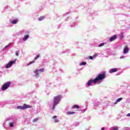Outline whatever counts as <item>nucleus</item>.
Returning <instances> with one entry per match:
<instances>
[{
  "label": "nucleus",
  "instance_id": "nucleus-30",
  "mask_svg": "<svg viewBox=\"0 0 130 130\" xmlns=\"http://www.w3.org/2000/svg\"><path fill=\"white\" fill-rule=\"evenodd\" d=\"M127 116H130V113L127 114Z\"/></svg>",
  "mask_w": 130,
  "mask_h": 130
},
{
  "label": "nucleus",
  "instance_id": "nucleus-8",
  "mask_svg": "<svg viewBox=\"0 0 130 130\" xmlns=\"http://www.w3.org/2000/svg\"><path fill=\"white\" fill-rule=\"evenodd\" d=\"M128 50H129L128 48H127V47L125 46V47L124 48V50H123V53L124 54H126V53H127V52H128Z\"/></svg>",
  "mask_w": 130,
  "mask_h": 130
},
{
  "label": "nucleus",
  "instance_id": "nucleus-7",
  "mask_svg": "<svg viewBox=\"0 0 130 130\" xmlns=\"http://www.w3.org/2000/svg\"><path fill=\"white\" fill-rule=\"evenodd\" d=\"M116 38H117V36H116V35H115L114 36H113L112 37H111L110 38V42H112V41L115 40V39H116Z\"/></svg>",
  "mask_w": 130,
  "mask_h": 130
},
{
  "label": "nucleus",
  "instance_id": "nucleus-23",
  "mask_svg": "<svg viewBox=\"0 0 130 130\" xmlns=\"http://www.w3.org/2000/svg\"><path fill=\"white\" fill-rule=\"evenodd\" d=\"M38 120V118H35L32 120L33 122H36Z\"/></svg>",
  "mask_w": 130,
  "mask_h": 130
},
{
  "label": "nucleus",
  "instance_id": "nucleus-29",
  "mask_svg": "<svg viewBox=\"0 0 130 130\" xmlns=\"http://www.w3.org/2000/svg\"><path fill=\"white\" fill-rule=\"evenodd\" d=\"M56 117H57V116H54L53 117V118H56Z\"/></svg>",
  "mask_w": 130,
  "mask_h": 130
},
{
  "label": "nucleus",
  "instance_id": "nucleus-5",
  "mask_svg": "<svg viewBox=\"0 0 130 130\" xmlns=\"http://www.w3.org/2000/svg\"><path fill=\"white\" fill-rule=\"evenodd\" d=\"M13 63H16V60H13V61H11L9 62V63L6 65V68L9 69V68H11V67H12V66H13Z\"/></svg>",
  "mask_w": 130,
  "mask_h": 130
},
{
  "label": "nucleus",
  "instance_id": "nucleus-20",
  "mask_svg": "<svg viewBox=\"0 0 130 130\" xmlns=\"http://www.w3.org/2000/svg\"><path fill=\"white\" fill-rule=\"evenodd\" d=\"M9 126L10 127H13V126H14V123L13 122L10 123L9 124Z\"/></svg>",
  "mask_w": 130,
  "mask_h": 130
},
{
  "label": "nucleus",
  "instance_id": "nucleus-18",
  "mask_svg": "<svg viewBox=\"0 0 130 130\" xmlns=\"http://www.w3.org/2000/svg\"><path fill=\"white\" fill-rule=\"evenodd\" d=\"M40 57V55L38 54L36 56V57L34 58V60H36L37 59H38Z\"/></svg>",
  "mask_w": 130,
  "mask_h": 130
},
{
  "label": "nucleus",
  "instance_id": "nucleus-26",
  "mask_svg": "<svg viewBox=\"0 0 130 130\" xmlns=\"http://www.w3.org/2000/svg\"><path fill=\"white\" fill-rule=\"evenodd\" d=\"M15 54H16V56H19V53H18V51H17L15 52Z\"/></svg>",
  "mask_w": 130,
  "mask_h": 130
},
{
  "label": "nucleus",
  "instance_id": "nucleus-17",
  "mask_svg": "<svg viewBox=\"0 0 130 130\" xmlns=\"http://www.w3.org/2000/svg\"><path fill=\"white\" fill-rule=\"evenodd\" d=\"M92 83H93L92 81V80L88 81V82H87L88 86H91V85L92 84Z\"/></svg>",
  "mask_w": 130,
  "mask_h": 130
},
{
  "label": "nucleus",
  "instance_id": "nucleus-2",
  "mask_svg": "<svg viewBox=\"0 0 130 130\" xmlns=\"http://www.w3.org/2000/svg\"><path fill=\"white\" fill-rule=\"evenodd\" d=\"M17 109H21L22 110H24V109H27V108H31V107L29 105H27L24 104L23 106H17Z\"/></svg>",
  "mask_w": 130,
  "mask_h": 130
},
{
  "label": "nucleus",
  "instance_id": "nucleus-19",
  "mask_svg": "<svg viewBox=\"0 0 130 130\" xmlns=\"http://www.w3.org/2000/svg\"><path fill=\"white\" fill-rule=\"evenodd\" d=\"M44 16H41L39 18V21H42V20H43L44 19Z\"/></svg>",
  "mask_w": 130,
  "mask_h": 130
},
{
  "label": "nucleus",
  "instance_id": "nucleus-15",
  "mask_svg": "<svg viewBox=\"0 0 130 130\" xmlns=\"http://www.w3.org/2000/svg\"><path fill=\"white\" fill-rule=\"evenodd\" d=\"M12 24H17L18 23V19H15L11 22Z\"/></svg>",
  "mask_w": 130,
  "mask_h": 130
},
{
  "label": "nucleus",
  "instance_id": "nucleus-22",
  "mask_svg": "<svg viewBox=\"0 0 130 130\" xmlns=\"http://www.w3.org/2000/svg\"><path fill=\"white\" fill-rule=\"evenodd\" d=\"M87 63L86 62H82L80 63V66H85Z\"/></svg>",
  "mask_w": 130,
  "mask_h": 130
},
{
  "label": "nucleus",
  "instance_id": "nucleus-32",
  "mask_svg": "<svg viewBox=\"0 0 130 130\" xmlns=\"http://www.w3.org/2000/svg\"><path fill=\"white\" fill-rule=\"evenodd\" d=\"M8 47V46H5V48H7V47Z\"/></svg>",
  "mask_w": 130,
  "mask_h": 130
},
{
  "label": "nucleus",
  "instance_id": "nucleus-11",
  "mask_svg": "<svg viewBox=\"0 0 130 130\" xmlns=\"http://www.w3.org/2000/svg\"><path fill=\"white\" fill-rule=\"evenodd\" d=\"M79 108H80V106H79L78 105H74L72 107V109H79Z\"/></svg>",
  "mask_w": 130,
  "mask_h": 130
},
{
  "label": "nucleus",
  "instance_id": "nucleus-4",
  "mask_svg": "<svg viewBox=\"0 0 130 130\" xmlns=\"http://www.w3.org/2000/svg\"><path fill=\"white\" fill-rule=\"evenodd\" d=\"M106 78V75L105 74H100L98 75V81H101Z\"/></svg>",
  "mask_w": 130,
  "mask_h": 130
},
{
  "label": "nucleus",
  "instance_id": "nucleus-3",
  "mask_svg": "<svg viewBox=\"0 0 130 130\" xmlns=\"http://www.w3.org/2000/svg\"><path fill=\"white\" fill-rule=\"evenodd\" d=\"M11 86V82H8L5 83L2 87V90L5 91V90H7L9 87Z\"/></svg>",
  "mask_w": 130,
  "mask_h": 130
},
{
  "label": "nucleus",
  "instance_id": "nucleus-12",
  "mask_svg": "<svg viewBox=\"0 0 130 130\" xmlns=\"http://www.w3.org/2000/svg\"><path fill=\"white\" fill-rule=\"evenodd\" d=\"M121 100H122V98H120L119 99H118L116 101V103H114V104H116V103H118V102H120V101H121Z\"/></svg>",
  "mask_w": 130,
  "mask_h": 130
},
{
  "label": "nucleus",
  "instance_id": "nucleus-21",
  "mask_svg": "<svg viewBox=\"0 0 130 130\" xmlns=\"http://www.w3.org/2000/svg\"><path fill=\"white\" fill-rule=\"evenodd\" d=\"M104 45H105V44L104 43H102L99 45V47H101L102 46H104Z\"/></svg>",
  "mask_w": 130,
  "mask_h": 130
},
{
  "label": "nucleus",
  "instance_id": "nucleus-13",
  "mask_svg": "<svg viewBox=\"0 0 130 130\" xmlns=\"http://www.w3.org/2000/svg\"><path fill=\"white\" fill-rule=\"evenodd\" d=\"M35 74H36V77H39V74L38 73V70H36L34 71Z\"/></svg>",
  "mask_w": 130,
  "mask_h": 130
},
{
  "label": "nucleus",
  "instance_id": "nucleus-27",
  "mask_svg": "<svg viewBox=\"0 0 130 130\" xmlns=\"http://www.w3.org/2000/svg\"><path fill=\"white\" fill-rule=\"evenodd\" d=\"M113 130H118V127H115L113 128Z\"/></svg>",
  "mask_w": 130,
  "mask_h": 130
},
{
  "label": "nucleus",
  "instance_id": "nucleus-28",
  "mask_svg": "<svg viewBox=\"0 0 130 130\" xmlns=\"http://www.w3.org/2000/svg\"><path fill=\"white\" fill-rule=\"evenodd\" d=\"M34 62H35V61H30L29 63V64H32V63H34Z\"/></svg>",
  "mask_w": 130,
  "mask_h": 130
},
{
  "label": "nucleus",
  "instance_id": "nucleus-10",
  "mask_svg": "<svg viewBox=\"0 0 130 130\" xmlns=\"http://www.w3.org/2000/svg\"><path fill=\"white\" fill-rule=\"evenodd\" d=\"M92 84H96L98 82V76H96V78L92 80Z\"/></svg>",
  "mask_w": 130,
  "mask_h": 130
},
{
  "label": "nucleus",
  "instance_id": "nucleus-31",
  "mask_svg": "<svg viewBox=\"0 0 130 130\" xmlns=\"http://www.w3.org/2000/svg\"><path fill=\"white\" fill-rule=\"evenodd\" d=\"M105 129V128H104V127H102V128H101L102 130H104Z\"/></svg>",
  "mask_w": 130,
  "mask_h": 130
},
{
  "label": "nucleus",
  "instance_id": "nucleus-1",
  "mask_svg": "<svg viewBox=\"0 0 130 130\" xmlns=\"http://www.w3.org/2000/svg\"><path fill=\"white\" fill-rule=\"evenodd\" d=\"M60 99H61V96L60 95H57L55 97H54L53 99V105L52 107V109L53 110L55 109V107L56 105L59 103V101H60Z\"/></svg>",
  "mask_w": 130,
  "mask_h": 130
},
{
  "label": "nucleus",
  "instance_id": "nucleus-9",
  "mask_svg": "<svg viewBox=\"0 0 130 130\" xmlns=\"http://www.w3.org/2000/svg\"><path fill=\"white\" fill-rule=\"evenodd\" d=\"M117 71H118V69L117 68H114L110 71V73L111 74H112V73H116Z\"/></svg>",
  "mask_w": 130,
  "mask_h": 130
},
{
  "label": "nucleus",
  "instance_id": "nucleus-16",
  "mask_svg": "<svg viewBox=\"0 0 130 130\" xmlns=\"http://www.w3.org/2000/svg\"><path fill=\"white\" fill-rule=\"evenodd\" d=\"M75 112H68L67 114H68V115H71V114H75Z\"/></svg>",
  "mask_w": 130,
  "mask_h": 130
},
{
  "label": "nucleus",
  "instance_id": "nucleus-25",
  "mask_svg": "<svg viewBox=\"0 0 130 130\" xmlns=\"http://www.w3.org/2000/svg\"><path fill=\"white\" fill-rule=\"evenodd\" d=\"M58 121H59V120H58V119H55L54 120V122H55V123L58 122Z\"/></svg>",
  "mask_w": 130,
  "mask_h": 130
},
{
  "label": "nucleus",
  "instance_id": "nucleus-6",
  "mask_svg": "<svg viewBox=\"0 0 130 130\" xmlns=\"http://www.w3.org/2000/svg\"><path fill=\"white\" fill-rule=\"evenodd\" d=\"M25 34L27 35L24 36V37L23 39V41H26V40H27V39H28V38H29V35H28V34H29V32L26 31Z\"/></svg>",
  "mask_w": 130,
  "mask_h": 130
},
{
  "label": "nucleus",
  "instance_id": "nucleus-14",
  "mask_svg": "<svg viewBox=\"0 0 130 130\" xmlns=\"http://www.w3.org/2000/svg\"><path fill=\"white\" fill-rule=\"evenodd\" d=\"M97 56V54H95L94 55H93V56H90L89 57V59H93V58H95V57H96Z\"/></svg>",
  "mask_w": 130,
  "mask_h": 130
},
{
  "label": "nucleus",
  "instance_id": "nucleus-24",
  "mask_svg": "<svg viewBox=\"0 0 130 130\" xmlns=\"http://www.w3.org/2000/svg\"><path fill=\"white\" fill-rule=\"evenodd\" d=\"M39 71L41 73H43V72H44V69H41L39 70Z\"/></svg>",
  "mask_w": 130,
  "mask_h": 130
}]
</instances>
